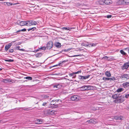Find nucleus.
I'll list each match as a JSON object with an SVG mask.
<instances>
[{
  "instance_id": "50",
  "label": "nucleus",
  "mask_w": 129,
  "mask_h": 129,
  "mask_svg": "<svg viewBox=\"0 0 129 129\" xmlns=\"http://www.w3.org/2000/svg\"><path fill=\"white\" fill-rule=\"evenodd\" d=\"M81 55H74L73 56V57H76V56H81Z\"/></svg>"
},
{
  "instance_id": "17",
  "label": "nucleus",
  "mask_w": 129,
  "mask_h": 129,
  "mask_svg": "<svg viewBox=\"0 0 129 129\" xmlns=\"http://www.w3.org/2000/svg\"><path fill=\"white\" fill-rule=\"evenodd\" d=\"M12 44L11 43H9L8 45H6L5 47V50L7 51L10 48L12 45Z\"/></svg>"
},
{
  "instance_id": "57",
  "label": "nucleus",
  "mask_w": 129,
  "mask_h": 129,
  "mask_svg": "<svg viewBox=\"0 0 129 129\" xmlns=\"http://www.w3.org/2000/svg\"><path fill=\"white\" fill-rule=\"evenodd\" d=\"M107 16H111V15H107Z\"/></svg>"
},
{
  "instance_id": "51",
  "label": "nucleus",
  "mask_w": 129,
  "mask_h": 129,
  "mask_svg": "<svg viewBox=\"0 0 129 129\" xmlns=\"http://www.w3.org/2000/svg\"><path fill=\"white\" fill-rule=\"evenodd\" d=\"M91 45H92L91 43L89 44H88V46L89 47H91Z\"/></svg>"
},
{
  "instance_id": "28",
  "label": "nucleus",
  "mask_w": 129,
  "mask_h": 129,
  "mask_svg": "<svg viewBox=\"0 0 129 129\" xmlns=\"http://www.w3.org/2000/svg\"><path fill=\"white\" fill-rule=\"evenodd\" d=\"M123 90V89L122 88H120L118 89L116 91L117 92H120Z\"/></svg>"
},
{
  "instance_id": "27",
  "label": "nucleus",
  "mask_w": 129,
  "mask_h": 129,
  "mask_svg": "<svg viewBox=\"0 0 129 129\" xmlns=\"http://www.w3.org/2000/svg\"><path fill=\"white\" fill-rule=\"evenodd\" d=\"M88 43H86V42H83V43L81 45L82 46H84L85 47L88 46Z\"/></svg>"
},
{
  "instance_id": "61",
  "label": "nucleus",
  "mask_w": 129,
  "mask_h": 129,
  "mask_svg": "<svg viewBox=\"0 0 129 129\" xmlns=\"http://www.w3.org/2000/svg\"><path fill=\"white\" fill-rule=\"evenodd\" d=\"M2 121L1 120H0V122H1V121Z\"/></svg>"
},
{
  "instance_id": "49",
  "label": "nucleus",
  "mask_w": 129,
  "mask_h": 129,
  "mask_svg": "<svg viewBox=\"0 0 129 129\" xmlns=\"http://www.w3.org/2000/svg\"><path fill=\"white\" fill-rule=\"evenodd\" d=\"M47 104V103H44L43 104H42V106H45L46 105V104Z\"/></svg>"
},
{
  "instance_id": "44",
  "label": "nucleus",
  "mask_w": 129,
  "mask_h": 129,
  "mask_svg": "<svg viewBox=\"0 0 129 129\" xmlns=\"http://www.w3.org/2000/svg\"><path fill=\"white\" fill-rule=\"evenodd\" d=\"M81 71H78V72H74V74L75 75V74H78L80 73H81Z\"/></svg>"
},
{
  "instance_id": "41",
  "label": "nucleus",
  "mask_w": 129,
  "mask_h": 129,
  "mask_svg": "<svg viewBox=\"0 0 129 129\" xmlns=\"http://www.w3.org/2000/svg\"><path fill=\"white\" fill-rule=\"evenodd\" d=\"M30 110V108H24L23 109V110L25 111H28L29 110Z\"/></svg>"
},
{
  "instance_id": "19",
  "label": "nucleus",
  "mask_w": 129,
  "mask_h": 129,
  "mask_svg": "<svg viewBox=\"0 0 129 129\" xmlns=\"http://www.w3.org/2000/svg\"><path fill=\"white\" fill-rule=\"evenodd\" d=\"M62 87V86L61 84H57L53 86V87H56L58 88H60Z\"/></svg>"
},
{
  "instance_id": "26",
  "label": "nucleus",
  "mask_w": 129,
  "mask_h": 129,
  "mask_svg": "<svg viewBox=\"0 0 129 129\" xmlns=\"http://www.w3.org/2000/svg\"><path fill=\"white\" fill-rule=\"evenodd\" d=\"M42 54L41 53H39L36 54L35 56L36 57H39L41 56Z\"/></svg>"
},
{
  "instance_id": "22",
  "label": "nucleus",
  "mask_w": 129,
  "mask_h": 129,
  "mask_svg": "<svg viewBox=\"0 0 129 129\" xmlns=\"http://www.w3.org/2000/svg\"><path fill=\"white\" fill-rule=\"evenodd\" d=\"M88 90H94L95 87L93 86L88 85Z\"/></svg>"
},
{
  "instance_id": "43",
  "label": "nucleus",
  "mask_w": 129,
  "mask_h": 129,
  "mask_svg": "<svg viewBox=\"0 0 129 129\" xmlns=\"http://www.w3.org/2000/svg\"><path fill=\"white\" fill-rule=\"evenodd\" d=\"M109 58V57H107V56H104V57H103L102 58V59H108Z\"/></svg>"
},
{
  "instance_id": "29",
  "label": "nucleus",
  "mask_w": 129,
  "mask_h": 129,
  "mask_svg": "<svg viewBox=\"0 0 129 129\" xmlns=\"http://www.w3.org/2000/svg\"><path fill=\"white\" fill-rule=\"evenodd\" d=\"M24 79H27L29 80H32V78L30 76H27L26 77L24 78Z\"/></svg>"
},
{
  "instance_id": "56",
  "label": "nucleus",
  "mask_w": 129,
  "mask_h": 129,
  "mask_svg": "<svg viewBox=\"0 0 129 129\" xmlns=\"http://www.w3.org/2000/svg\"><path fill=\"white\" fill-rule=\"evenodd\" d=\"M112 17H107V18H111Z\"/></svg>"
},
{
  "instance_id": "4",
  "label": "nucleus",
  "mask_w": 129,
  "mask_h": 129,
  "mask_svg": "<svg viewBox=\"0 0 129 129\" xmlns=\"http://www.w3.org/2000/svg\"><path fill=\"white\" fill-rule=\"evenodd\" d=\"M118 3L120 5H128L129 4V2L127 0H120L118 1Z\"/></svg>"
},
{
  "instance_id": "55",
  "label": "nucleus",
  "mask_w": 129,
  "mask_h": 129,
  "mask_svg": "<svg viewBox=\"0 0 129 129\" xmlns=\"http://www.w3.org/2000/svg\"><path fill=\"white\" fill-rule=\"evenodd\" d=\"M59 100L58 99V100H56V101H57V103L59 101Z\"/></svg>"
},
{
  "instance_id": "2",
  "label": "nucleus",
  "mask_w": 129,
  "mask_h": 129,
  "mask_svg": "<svg viewBox=\"0 0 129 129\" xmlns=\"http://www.w3.org/2000/svg\"><path fill=\"white\" fill-rule=\"evenodd\" d=\"M125 100L124 96L123 95H119L117 99H116L114 101L115 103H118L123 102Z\"/></svg>"
},
{
  "instance_id": "59",
  "label": "nucleus",
  "mask_w": 129,
  "mask_h": 129,
  "mask_svg": "<svg viewBox=\"0 0 129 129\" xmlns=\"http://www.w3.org/2000/svg\"><path fill=\"white\" fill-rule=\"evenodd\" d=\"M2 68L0 69V71H1L2 70Z\"/></svg>"
},
{
  "instance_id": "48",
  "label": "nucleus",
  "mask_w": 129,
  "mask_h": 129,
  "mask_svg": "<svg viewBox=\"0 0 129 129\" xmlns=\"http://www.w3.org/2000/svg\"><path fill=\"white\" fill-rule=\"evenodd\" d=\"M85 85L84 86H83L81 87L80 88H82L83 89H85Z\"/></svg>"
},
{
  "instance_id": "64",
  "label": "nucleus",
  "mask_w": 129,
  "mask_h": 129,
  "mask_svg": "<svg viewBox=\"0 0 129 129\" xmlns=\"http://www.w3.org/2000/svg\"><path fill=\"white\" fill-rule=\"evenodd\" d=\"M107 60H108V61H109V60H108V59Z\"/></svg>"
},
{
  "instance_id": "14",
  "label": "nucleus",
  "mask_w": 129,
  "mask_h": 129,
  "mask_svg": "<svg viewBox=\"0 0 129 129\" xmlns=\"http://www.w3.org/2000/svg\"><path fill=\"white\" fill-rule=\"evenodd\" d=\"M55 111L53 110H47V112L48 115H53L55 114Z\"/></svg>"
},
{
  "instance_id": "36",
  "label": "nucleus",
  "mask_w": 129,
  "mask_h": 129,
  "mask_svg": "<svg viewBox=\"0 0 129 129\" xmlns=\"http://www.w3.org/2000/svg\"><path fill=\"white\" fill-rule=\"evenodd\" d=\"M5 61H8V62H13L14 61L13 59H10L9 60L5 59Z\"/></svg>"
},
{
  "instance_id": "5",
  "label": "nucleus",
  "mask_w": 129,
  "mask_h": 129,
  "mask_svg": "<svg viewBox=\"0 0 129 129\" xmlns=\"http://www.w3.org/2000/svg\"><path fill=\"white\" fill-rule=\"evenodd\" d=\"M80 97L77 95L72 96L71 97V99L72 101H77L80 100Z\"/></svg>"
},
{
  "instance_id": "33",
  "label": "nucleus",
  "mask_w": 129,
  "mask_h": 129,
  "mask_svg": "<svg viewBox=\"0 0 129 129\" xmlns=\"http://www.w3.org/2000/svg\"><path fill=\"white\" fill-rule=\"evenodd\" d=\"M47 49L46 47H43L39 48V49H41L43 50H45Z\"/></svg>"
},
{
  "instance_id": "35",
  "label": "nucleus",
  "mask_w": 129,
  "mask_h": 129,
  "mask_svg": "<svg viewBox=\"0 0 129 129\" xmlns=\"http://www.w3.org/2000/svg\"><path fill=\"white\" fill-rule=\"evenodd\" d=\"M69 27H62V28L63 29H64L66 30H70L71 29V28H69Z\"/></svg>"
},
{
  "instance_id": "46",
  "label": "nucleus",
  "mask_w": 129,
  "mask_h": 129,
  "mask_svg": "<svg viewBox=\"0 0 129 129\" xmlns=\"http://www.w3.org/2000/svg\"><path fill=\"white\" fill-rule=\"evenodd\" d=\"M129 97V94H125V97L126 98H128Z\"/></svg>"
},
{
  "instance_id": "47",
  "label": "nucleus",
  "mask_w": 129,
  "mask_h": 129,
  "mask_svg": "<svg viewBox=\"0 0 129 129\" xmlns=\"http://www.w3.org/2000/svg\"><path fill=\"white\" fill-rule=\"evenodd\" d=\"M60 63L59 62L58 64L54 66H53V67L60 66Z\"/></svg>"
},
{
  "instance_id": "12",
  "label": "nucleus",
  "mask_w": 129,
  "mask_h": 129,
  "mask_svg": "<svg viewBox=\"0 0 129 129\" xmlns=\"http://www.w3.org/2000/svg\"><path fill=\"white\" fill-rule=\"evenodd\" d=\"M13 80L10 79H3L2 80V82H3L6 83H7L8 82H12Z\"/></svg>"
},
{
  "instance_id": "30",
  "label": "nucleus",
  "mask_w": 129,
  "mask_h": 129,
  "mask_svg": "<svg viewBox=\"0 0 129 129\" xmlns=\"http://www.w3.org/2000/svg\"><path fill=\"white\" fill-rule=\"evenodd\" d=\"M37 123L38 124H41L42 123V121L41 119H37Z\"/></svg>"
},
{
  "instance_id": "10",
  "label": "nucleus",
  "mask_w": 129,
  "mask_h": 129,
  "mask_svg": "<svg viewBox=\"0 0 129 129\" xmlns=\"http://www.w3.org/2000/svg\"><path fill=\"white\" fill-rule=\"evenodd\" d=\"M86 122H87L88 124H95L96 122V120L95 119H90L89 120L87 121Z\"/></svg>"
},
{
  "instance_id": "1",
  "label": "nucleus",
  "mask_w": 129,
  "mask_h": 129,
  "mask_svg": "<svg viewBox=\"0 0 129 129\" xmlns=\"http://www.w3.org/2000/svg\"><path fill=\"white\" fill-rule=\"evenodd\" d=\"M112 3L111 0H100L99 1V4L101 5L104 4L109 5L112 4Z\"/></svg>"
},
{
  "instance_id": "7",
  "label": "nucleus",
  "mask_w": 129,
  "mask_h": 129,
  "mask_svg": "<svg viewBox=\"0 0 129 129\" xmlns=\"http://www.w3.org/2000/svg\"><path fill=\"white\" fill-rule=\"evenodd\" d=\"M129 67V62H128L125 63L123 66H121V69L122 70L126 69Z\"/></svg>"
},
{
  "instance_id": "45",
  "label": "nucleus",
  "mask_w": 129,
  "mask_h": 129,
  "mask_svg": "<svg viewBox=\"0 0 129 129\" xmlns=\"http://www.w3.org/2000/svg\"><path fill=\"white\" fill-rule=\"evenodd\" d=\"M92 45H91V47H94L96 45V44H94L93 43H91Z\"/></svg>"
},
{
  "instance_id": "9",
  "label": "nucleus",
  "mask_w": 129,
  "mask_h": 129,
  "mask_svg": "<svg viewBox=\"0 0 129 129\" xmlns=\"http://www.w3.org/2000/svg\"><path fill=\"white\" fill-rule=\"evenodd\" d=\"M28 26L31 25H36L37 24V22L33 20H29L28 21Z\"/></svg>"
},
{
  "instance_id": "6",
  "label": "nucleus",
  "mask_w": 129,
  "mask_h": 129,
  "mask_svg": "<svg viewBox=\"0 0 129 129\" xmlns=\"http://www.w3.org/2000/svg\"><path fill=\"white\" fill-rule=\"evenodd\" d=\"M120 78L122 80H127L129 79V75L126 74H124L121 75Z\"/></svg>"
},
{
  "instance_id": "16",
  "label": "nucleus",
  "mask_w": 129,
  "mask_h": 129,
  "mask_svg": "<svg viewBox=\"0 0 129 129\" xmlns=\"http://www.w3.org/2000/svg\"><path fill=\"white\" fill-rule=\"evenodd\" d=\"M122 117L119 116H114L113 117L112 119L113 120H122Z\"/></svg>"
},
{
  "instance_id": "13",
  "label": "nucleus",
  "mask_w": 129,
  "mask_h": 129,
  "mask_svg": "<svg viewBox=\"0 0 129 129\" xmlns=\"http://www.w3.org/2000/svg\"><path fill=\"white\" fill-rule=\"evenodd\" d=\"M90 76V75H88L86 76H79L78 77V78L80 80H84L88 78Z\"/></svg>"
},
{
  "instance_id": "39",
  "label": "nucleus",
  "mask_w": 129,
  "mask_h": 129,
  "mask_svg": "<svg viewBox=\"0 0 129 129\" xmlns=\"http://www.w3.org/2000/svg\"><path fill=\"white\" fill-rule=\"evenodd\" d=\"M103 79L105 81L108 80H109V78L103 77Z\"/></svg>"
},
{
  "instance_id": "15",
  "label": "nucleus",
  "mask_w": 129,
  "mask_h": 129,
  "mask_svg": "<svg viewBox=\"0 0 129 129\" xmlns=\"http://www.w3.org/2000/svg\"><path fill=\"white\" fill-rule=\"evenodd\" d=\"M122 86L124 88H126L129 87V82H126L123 83L122 85Z\"/></svg>"
},
{
  "instance_id": "24",
  "label": "nucleus",
  "mask_w": 129,
  "mask_h": 129,
  "mask_svg": "<svg viewBox=\"0 0 129 129\" xmlns=\"http://www.w3.org/2000/svg\"><path fill=\"white\" fill-rule=\"evenodd\" d=\"M69 75L70 77H73V78H75L76 77V75H75L74 72H73L72 73L69 74Z\"/></svg>"
},
{
  "instance_id": "20",
  "label": "nucleus",
  "mask_w": 129,
  "mask_h": 129,
  "mask_svg": "<svg viewBox=\"0 0 129 129\" xmlns=\"http://www.w3.org/2000/svg\"><path fill=\"white\" fill-rule=\"evenodd\" d=\"M105 74L106 76L108 77H110L111 75L110 71H107L106 72Z\"/></svg>"
},
{
  "instance_id": "37",
  "label": "nucleus",
  "mask_w": 129,
  "mask_h": 129,
  "mask_svg": "<svg viewBox=\"0 0 129 129\" xmlns=\"http://www.w3.org/2000/svg\"><path fill=\"white\" fill-rule=\"evenodd\" d=\"M85 89H82V90H88V85L87 86H85Z\"/></svg>"
},
{
  "instance_id": "54",
  "label": "nucleus",
  "mask_w": 129,
  "mask_h": 129,
  "mask_svg": "<svg viewBox=\"0 0 129 129\" xmlns=\"http://www.w3.org/2000/svg\"><path fill=\"white\" fill-rule=\"evenodd\" d=\"M39 50H40V49H39V48L38 49H37L36 50H35V51L36 52H37L39 51Z\"/></svg>"
},
{
  "instance_id": "42",
  "label": "nucleus",
  "mask_w": 129,
  "mask_h": 129,
  "mask_svg": "<svg viewBox=\"0 0 129 129\" xmlns=\"http://www.w3.org/2000/svg\"><path fill=\"white\" fill-rule=\"evenodd\" d=\"M14 51V49H10L9 51V52L10 53H12Z\"/></svg>"
},
{
  "instance_id": "11",
  "label": "nucleus",
  "mask_w": 129,
  "mask_h": 129,
  "mask_svg": "<svg viewBox=\"0 0 129 129\" xmlns=\"http://www.w3.org/2000/svg\"><path fill=\"white\" fill-rule=\"evenodd\" d=\"M28 21H22L20 22L18 24L20 25L21 26H23L25 25L28 26Z\"/></svg>"
},
{
  "instance_id": "53",
  "label": "nucleus",
  "mask_w": 129,
  "mask_h": 129,
  "mask_svg": "<svg viewBox=\"0 0 129 129\" xmlns=\"http://www.w3.org/2000/svg\"><path fill=\"white\" fill-rule=\"evenodd\" d=\"M126 49H127L128 53H129V47L126 48Z\"/></svg>"
},
{
  "instance_id": "38",
  "label": "nucleus",
  "mask_w": 129,
  "mask_h": 129,
  "mask_svg": "<svg viewBox=\"0 0 129 129\" xmlns=\"http://www.w3.org/2000/svg\"><path fill=\"white\" fill-rule=\"evenodd\" d=\"M20 46H18L17 47H16V49H17L19 50H21L22 51H23L24 50V49H20Z\"/></svg>"
},
{
  "instance_id": "58",
  "label": "nucleus",
  "mask_w": 129,
  "mask_h": 129,
  "mask_svg": "<svg viewBox=\"0 0 129 129\" xmlns=\"http://www.w3.org/2000/svg\"><path fill=\"white\" fill-rule=\"evenodd\" d=\"M27 81V80H25V81H24L23 82H24L25 81Z\"/></svg>"
},
{
  "instance_id": "8",
  "label": "nucleus",
  "mask_w": 129,
  "mask_h": 129,
  "mask_svg": "<svg viewBox=\"0 0 129 129\" xmlns=\"http://www.w3.org/2000/svg\"><path fill=\"white\" fill-rule=\"evenodd\" d=\"M53 46V42L50 41L48 42L47 43L46 47L47 49H50Z\"/></svg>"
},
{
  "instance_id": "40",
  "label": "nucleus",
  "mask_w": 129,
  "mask_h": 129,
  "mask_svg": "<svg viewBox=\"0 0 129 129\" xmlns=\"http://www.w3.org/2000/svg\"><path fill=\"white\" fill-rule=\"evenodd\" d=\"M68 60L60 61V64H61L62 63H65Z\"/></svg>"
},
{
  "instance_id": "23",
  "label": "nucleus",
  "mask_w": 129,
  "mask_h": 129,
  "mask_svg": "<svg viewBox=\"0 0 129 129\" xmlns=\"http://www.w3.org/2000/svg\"><path fill=\"white\" fill-rule=\"evenodd\" d=\"M4 4L5 5H7L8 6H12L13 5V4L11 3L10 2H4Z\"/></svg>"
},
{
  "instance_id": "32",
  "label": "nucleus",
  "mask_w": 129,
  "mask_h": 129,
  "mask_svg": "<svg viewBox=\"0 0 129 129\" xmlns=\"http://www.w3.org/2000/svg\"><path fill=\"white\" fill-rule=\"evenodd\" d=\"M36 28L35 27H33L31 28H29L28 29V31H29L30 30H32V31H34L36 29Z\"/></svg>"
},
{
  "instance_id": "34",
  "label": "nucleus",
  "mask_w": 129,
  "mask_h": 129,
  "mask_svg": "<svg viewBox=\"0 0 129 129\" xmlns=\"http://www.w3.org/2000/svg\"><path fill=\"white\" fill-rule=\"evenodd\" d=\"M116 79L114 77H112L111 78H109V80L110 81L113 80L114 81L116 80Z\"/></svg>"
},
{
  "instance_id": "60",
  "label": "nucleus",
  "mask_w": 129,
  "mask_h": 129,
  "mask_svg": "<svg viewBox=\"0 0 129 129\" xmlns=\"http://www.w3.org/2000/svg\"><path fill=\"white\" fill-rule=\"evenodd\" d=\"M68 77V76H66L65 77Z\"/></svg>"
},
{
  "instance_id": "63",
  "label": "nucleus",
  "mask_w": 129,
  "mask_h": 129,
  "mask_svg": "<svg viewBox=\"0 0 129 129\" xmlns=\"http://www.w3.org/2000/svg\"><path fill=\"white\" fill-rule=\"evenodd\" d=\"M125 49H126V48H125Z\"/></svg>"
},
{
  "instance_id": "3",
  "label": "nucleus",
  "mask_w": 129,
  "mask_h": 129,
  "mask_svg": "<svg viewBox=\"0 0 129 129\" xmlns=\"http://www.w3.org/2000/svg\"><path fill=\"white\" fill-rule=\"evenodd\" d=\"M50 107L52 108H55L58 107V105L57 103V101L56 100H52L50 104Z\"/></svg>"
},
{
  "instance_id": "62",
  "label": "nucleus",
  "mask_w": 129,
  "mask_h": 129,
  "mask_svg": "<svg viewBox=\"0 0 129 129\" xmlns=\"http://www.w3.org/2000/svg\"><path fill=\"white\" fill-rule=\"evenodd\" d=\"M0 1H3L2 0H0Z\"/></svg>"
},
{
  "instance_id": "25",
  "label": "nucleus",
  "mask_w": 129,
  "mask_h": 129,
  "mask_svg": "<svg viewBox=\"0 0 129 129\" xmlns=\"http://www.w3.org/2000/svg\"><path fill=\"white\" fill-rule=\"evenodd\" d=\"M120 52L123 55H127V54L126 53H125L122 50H121L120 51Z\"/></svg>"
},
{
  "instance_id": "21",
  "label": "nucleus",
  "mask_w": 129,
  "mask_h": 129,
  "mask_svg": "<svg viewBox=\"0 0 129 129\" xmlns=\"http://www.w3.org/2000/svg\"><path fill=\"white\" fill-rule=\"evenodd\" d=\"M119 95V94H113L112 96V97L114 99H117Z\"/></svg>"
},
{
  "instance_id": "18",
  "label": "nucleus",
  "mask_w": 129,
  "mask_h": 129,
  "mask_svg": "<svg viewBox=\"0 0 129 129\" xmlns=\"http://www.w3.org/2000/svg\"><path fill=\"white\" fill-rule=\"evenodd\" d=\"M54 46L57 48H60L61 46V44L59 42H55L54 44Z\"/></svg>"
},
{
  "instance_id": "31",
  "label": "nucleus",
  "mask_w": 129,
  "mask_h": 129,
  "mask_svg": "<svg viewBox=\"0 0 129 129\" xmlns=\"http://www.w3.org/2000/svg\"><path fill=\"white\" fill-rule=\"evenodd\" d=\"M26 29L24 28V29H23L21 30H18V31H17L16 32V33L19 32H20L21 31H26Z\"/></svg>"
},
{
  "instance_id": "52",
  "label": "nucleus",
  "mask_w": 129,
  "mask_h": 129,
  "mask_svg": "<svg viewBox=\"0 0 129 129\" xmlns=\"http://www.w3.org/2000/svg\"><path fill=\"white\" fill-rule=\"evenodd\" d=\"M19 4V3H15V4H13V5H17L18 4Z\"/></svg>"
}]
</instances>
